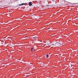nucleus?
<instances>
[{
    "mask_svg": "<svg viewBox=\"0 0 78 78\" xmlns=\"http://www.w3.org/2000/svg\"><path fill=\"white\" fill-rule=\"evenodd\" d=\"M51 46H53V47H55L57 46V42H54V43H52L51 44Z\"/></svg>",
    "mask_w": 78,
    "mask_h": 78,
    "instance_id": "nucleus-1",
    "label": "nucleus"
},
{
    "mask_svg": "<svg viewBox=\"0 0 78 78\" xmlns=\"http://www.w3.org/2000/svg\"><path fill=\"white\" fill-rule=\"evenodd\" d=\"M32 2H30L29 3V6H32Z\"/></svg>",
    "mask_w": 78,
    "mask_h": 78,
    "instance_id": "nucleus-2",
    "label": "nucleus"
},
{
    "mask_svg": "<svg viewBox=\"0 0 78 78\" xmlns=\"http://www.w3.org/2000/svg\"><path fill=\"white\" fill-rule=\"evenodd\" d=\"M37 37H33V39L34 40V41H36L37 39Z\"/></svg>",
    "mask_w": 78,
    "mask_h": 78,
    "instance_id": "nucleus-3",
    "label": "nucleus"
},
{
    "mask_svg": "<svg viewBox=\"0 0 78 78\" xmlns=\"http://www.w3.org/2000/svg\"><path fill=\"white\" fill-rule=\"evenodd\" d=\"M25 4H27V3H22L21 4H19V6H22V5H25Z\"/></svg>",
    "mask_w": 78,
    "mask_h": 78,
    "instance_id": "nucleus-4",
    "label": "nucleus"
},
{
    "mask_svg": "<svg viewBox=\"0 0 78 78\" xmlns=\"http://www.w3.org/2000/svg\"><path fill=\"white\" fill-rule=\"evenodd\" d=\"M33 48H31V51H33Z\"/></svg>",
    "mask_w": 78,
    "mask_h": 78,
    "instance_id": "nucleus-5",
    "label": "nucleus"
},
{
    "mask_svg": "<svg viewBox=\"0 0 78 78\" xmlns=\"http://www.w3.org/2000/svg\"><path fill=\"white\" fill-rule=\"evenodd\" d=\"M47 58H48V54L46 55Z\"/></svg>",
    "mask_w": 78,
    "mask_h": 78,
    "instance_id": "nucleus-6",
    "label": "nucleus"
},
{
    "mask_svg": "<svg viewBox=\"0 0 78 78\" xmlns=\"http://www.w3.org/2000/svg\"><path fill=\"white\" fill-rule=\"evenodd\" d=\"M12 76V75H11L10 76Z\"/></svg>",
    "mask_w": 78,
    "mask_h": 78,
    "instance_id": "nucleus-7",
    "label": "nucleus"
},
{
    "mask_svg": "<svg viewBox=\"0 0 78 78\" xmlns=\"http://www.w3.org/2000/svg\"><path fill=\"white\" fill-rule=\"evenodd\" d=\"M25 38H26V39H27V37H25Z\"/></svg>",
    "mask_w": 78,
    "mask_h": 78,
    "instance_id": "nucleus-8",
    "label": "nucleus"
},
{
    "mask_svg": "<svg viewBox=\"0 0 78 78\" xmlns=\"http://www.w3.org/2000/svg\"><path fill=\"white\" fill-rule=\"evenodd\" d=\"M66 37H67V36H66Z\"/></svg>",
    "mask_w": 78,
    "mask_h": 78,
    "instance_id": "nucleus-9",
    "label": "nucleus"
}]
</instances>
